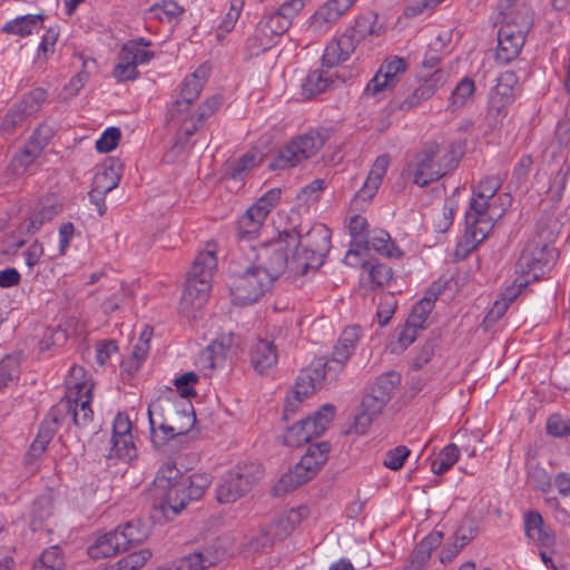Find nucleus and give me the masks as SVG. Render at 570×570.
<instances>
[{
  "mask_svg": "<svg viewBox=\"0 0 570 570\" xmlns=\"http://www.w3.org/2000/svg\"><path fill=\"white\" fill-rule=\"evenodd\" d=\"M282 242L239 247V256L230 278V295L235 304L256 302L286 269L287 255Z\"/></svg>",
  "mask_w": 570,
  "mask_h": 570,
  "instance_id": "nucleus-1",
  "label": "nucleus"
},
{
  "mask_svg": "<svg viewBox=\"0 0 570 570\" xmlns=\"http://www.w3.org/2000/svg\"><path fill=\"white\" fill-rule=\"evenodd\" d=\"M501 179L488 176L473 188V194L465 212V234L475 244L483 242L503 217L511 204L509 194H498Z\"/></svg>",
  "mask_w": 570,
  "mask_h": 570,
  "instance_id": "nucleus-2",
  "label": "nucleus"
},
{
  "mask_svg": "<svg viewBox=\"0 0 570 570\" xmlns=\"http://www.w3.org/2000/svg\"><path fill=\"white\" fill-rule=\"evenodd\" d=\"M212 483L207 473L183 476L173 462L164 463L154 480L155 495L164 512L178 514L190 501L200 499Z\"/></svg>",
  "mask_w": 570,
  "mask_h": 570,
  "instance_id": "nucleus-3",
  "label": "nucleus"
},
{
  "mask_svg": "<svg viewBox=\"0 0 570 570\" xmlns=\"http://www.w3.org/2000/svg\"><path fill=\"white\" fill-rule=\"evenodd\" d=\"M150 439L156 448L186 435L196 423L189 401L177 404L173 399H160L148 407Z\"/></svg>",
  "mask_w": 570,
  "mask_h": 570,
  "instance_id": "nucleus-4",
  "label": "nucleus"
},
{
  "mask_svg": "<svg viewBox=\"0 0 570 570\" xmlns=\"http://www.w3.org/2000/svg\"><path fill=\"white\" fill-rule=\"evenodd\" d=\"M217 268L215 245L198 253L187 274L186 285L179 302V312L187 318H197V313L208 302L212 279Z\"/></svg>",
  "mask_w": 570,
  "mask_h": 570,
  "instance_id": "nucleus-5",
  "label": "nucleus"
},
{
  "mask_svg": "<svg viewBox=\"0 0 570 570\" xmlns=\"http://www.w3.org/2000/svg\"><path fill=\"white\" fill-rule=\"evenodd\" d=\"M273 242H282L283 250L287 256L289 250H294L293 263L297 268L306 272L323 265L331 247V230L324 224H314L304 234L296 230L284 232Z\"/></svg>",
  "mask_w": 570,
  "mask_h": 570,
  "instance_id": "nucleus-6",
  "label": "nucleus"
},
{
  "mask_svg": "<svg viewBox=\"0 0 570 570\" xmlns=\"http://www.w3.org/2000/svg\"><path fill=\"white\" fill-rule=\"evenodd\" d=\"M458 156L452 146L441 147L431 141L425 144L409 164L407 171L414 184L424 187L440 179L458 164Z\"/></svg>",
  "mask_w": 570,
  "mask_h": 570,
  "instance_id": "nucleus-7",
  "label": "nucleus"
},
{
  "mask_svg": "<svg viewBox=\"0 0 570 570\" xmlns=\"http://www.w3.org/2000/svg\"><path fill=\"white\" fill-rule=\"evenodd\" d=\"M328 451L330 445L326 442L309 445L301 460L289 469L288 472L279 478L278 482L274 487L275 494L281 495L293 491L297 487L313 479L320 471L321 466L326 462Z\"/></svg>",
  "mask_w": 570,
  "mask_h": 570,
  "instance_id": "nucleus-8",
  "label": "nucleus"
},
{
  "mask_svg": "<svg viewBox=\"0 0 570 570\" xmlns=\"http://www.w3.org/2000/svg\"><path fill=\"white\" fill-rule=\"evenodd\" d=\"M530 28L531 18L528 13H510L505 17L498 31L495 60L500 65H507L520 55Z\"/></svg>",
  "mask_w": 570,
  "mask_h": 570,
  "instance_id": "nucleus-9",
  "label": "nucleus"
},
{
  "mask_svg": "<svg viewBox=\"0 0 570 570\" xmlns=\"http://www.w3.org/2000/svg\"><path fill=\"white\" fill-rule=\"evenodd\" d=\"M263 471L256 463L240 464L228 471L217 487L216 495L220 503L235 502L262 478Z\"/></svg>",
  "mask_w": 570,
  "mask_h": 570,
  "instance_id": "nucleus-10",
  "label": "nucleus"
},
{
  "mask_svg": "<svg viewBox=\"0 0 570 570\" xmlns=\"http://www.w3.org/2000/svg\"><path fill=\"white\" fill-rule=\"evenodd\" d=\"M335 415V407L325 404L313 415L288 428L284 434V443L287 446L297 448L308 443L314 438L321 436L330 426Z\"/></svg>",
  "mask_w": 570,
  "mask_h": 570,
  "instance_id": "nucleus-11",
  "label": "nucleus"
},
{
  "mask_svg": "<svg viewBox=\"0 0 570 570\" xmlns=\"http://www.w3.org/2000/svg\"><path fill=\"white\" fill-rule=\"evenodd\" d=\"M324 145V137L317 131H309L291 140L283 147L276 159L268 164L269 169L295 167L304 159L313 157Z\"/></svg>",
  "mask_w": 570,
  "mask_h": 570,
  "instance_id": "nucleus-12",
  "label": "nucleus"
},
{
  "mask_svg": "<svg viewBox=\"0 0 570 570\" xmlns=\"http://www.w3.org/2000/svg\"><path fill=\"white\" fill-rule=\"evenodd\" d=\"M553 259V249L549 246L531 240L527 243L515 264V272L525 276L524 283L538 279Z\"/></svg>",
  "mask_w": 570,
  "mask_h": 570,
  "instance_id": "nucleus-13",
  "label": "nucleus"
},
{
  "mask_svg": "<svg viewBox=\"0 0 570 570\" xmlns=\"http://www.w3.org/2000/svg\"><path fill=\"white\" fill-rule=\"evenodd\" d=\"M46 100L47 91L45 89H32L19 102L8 109L0 126L1 131L11 132L17 126L22 125L28 118L35 116Z\"/></svg>",
  "mask_w": 570,
  "mask_h": 570,
  "instance_id": "nucleus-14",
  "label": "nucleus"
},
{
  "mask_svg": "<svg viewBox=\"0 0 570 570\" xmlns=\"http://www.w3.org/2000/svg\"><path fill=\"white\" fill-rule=\"evenodd\" d=\"M155 53L147 49H139L134 42H126L119 51L118 62L112 76L117 81H130L138 77V66L148 63Z\"/></svg>",
  "mask_w": 570,
  "mask_h": 570,
  "instance_id": "nucleus-15",
  "label": "nucleus"
},
{
  "mask_svg": "<svg viewBox=\"0 0 570 570\" xmlns=\"http://www.w3.org/2000/svg\"><path fill=\"white\" fill-rule=\"evenodd\" d=\"M356 0H328L309 18L307 29L316 35L327 32Z\"/></svg>",
  "mask_w": 570,
  "mask_h": 570,
  "instance_id": "nucleus-16",
  "label": "nucleus"
},
{
  "mask_svg": "<svg viewBox=\"0 0 570 570\" xmlns=\"http://www.w3.org/2000/svg\"><path fill=\"white\" fill-rule=\"evenodd\" d=\"M50 135L51 130L46 126H40L32 134L23 149L11 160V167L14 174L22 175L27 171L47 146Z\"/></svg>",
  "mask_w": 570,
  "mask_h": 570,
  "instance_id": "nucleus-17",
  "label": "nucleus"
},
{
  "mask_svg": "<svg viewBox=\"0 0 570 570\" xmlns=\"http://www.w3.org/2000/svg\"><path fill=\"white\" fill-rule=\"evenodd\" d=\"M362 336V328L358 325L347 326L341 334L337 344L334 347L331 360L324 363L332 364L333 376L341 372L344 365L353 354L357 342Z\"/></svg>",
  "mask_w": 570,
  "mask_h": 570,
  "instance_id": "nucleus-18",
  "label": "nucleus"
},
{
  "mask_svg": "<svg viewBox=\"0 0 570 570\" xmlns=\"http://www.w3.org/2000/svg\"><path fill=\"white\" fill-rule=\"evenodd\" d=\"M120 178V165L118 161L112 160L109 164L102 165L94 177L92 189L89 193L90 200H94L96 196H105L115 189L119 185Z\"/></svg>",
  "mask_w": 570,
  "mask_h": 570,
  "instance_id": "nucleus-19",
  "label": "nucleus"
},
{
  "mask_svg": "<svg viewBox=\"0 0 570 570\" xmlns=\"http://www.w3.org/2000/svg\"><path fill=\"white\" fill-rule=\"evenodd\" d=\"M389 165L390 158L387 155H381L375 159L366 180L355 195V202H368L376 195Z\"/></svg>",
  "mask_w": 570,
  "mask_h": 570,
  "instance_id": "nucleus-20",
  "label": "nucleus"
},
{
  "mask_svg": "<svg viewBox=\"0 0 570 570\" xmlns=\"http://www.w3.org/2000/svg\"><path fill=\"white\" fill-rule=\"evenodd\" d=\"M353 41L346 32L331 41L324 50L323 65L331 68L346 61L356 48Z\"/></svg>",
  "mask_w": 570,
  "mask_h": 570,
  "instance_id": "nucleus-21",
  "label": "nucleus"
},
{
  "mask_svg": "<svg viewBox=\"0 0 570 570\" xmlns=\"http://www.w3.org/2000/svg\"><path fill=\"white\" fill-rule=\"evenodd\" d=\"M327 375L333 376L332 364L324 363L323 358L315 360L308 368L298 375L295 387L306 392L308 396L315 391L316 384L321 383Z\"/></svg>",
  "mask_w": 570,
  "mask_h": 570,
  "instance_id": "nucleus-22",
  "label": "nucleus"
},
{
  "mask_svg": "<svg viewBox=\"0 0 570 570\" xmlns=\"http://www.w3.org/2000/svg\"><path fill=\"white\" fill-rule=\"evenodd\" d=\"M386 402L372 392L366 393L361 402L360 410L355 415L354 428L357 433H365L373 420L382 412Z\"/></svg>",
  "mask_w": 570,
  "mask_h": 570,
  "instance_id": "nucleus-23",
  "label": "nucleus"
},
{
  "mask_svg": "<svg viewBox=\"0 0 570 570\" xmlns=\"http://www.w3.org/2000/svg\"><path fill=\"white\" fill-rule=\"evenodd\" d=\"M59 414V409H52L46 419L41 422L37 438L30 446L29 455L38 458L45 452L48 444L58 431L60 420Z\"/></svg>",
  "mask_w": 570,
  "mask_h": 570,
  "instance_id": "nucleus-24",
  "label": "nucleus"
},
{
  "mask_svg": "<svg viewBox=\"0 0 570 570\" xmlns=\"http://www.w3.org/2000/svg\"><path fill=\"white\" fill-rule=\"evenodd\" d=\"M392 276L391 267L376 259H368L362 263L361 282L370 289L387 285Z\"/></svg>",
  "mask_w": 570,
  "mask_h": 570,
  "instance_id": "nucleus-25",
  "label": "nucleus"
},
{
  "mask_svg": "<svg viewBox=\"0 0 570 570\" xmlns=\"http://www.w3.org/2000/svg\"><path fill=\"white\" fill-rule=\"evenodd\" d=\"M277 350L273 341L258 340L250 348V362L259 373H265L277 363Z\"/></svg>",
  "mask_w": 570,
  "mask_h": 570,
  "instance_id": "nucleus-26",
  "label": "nucleus"
},
{
  "mask_svg": "<svg viewBox=\"0 0 570 570\" xmlns=\"http://www.w3.org/2000/svg\"><path fill=\"white\" fill-rule=\"evenodd\" d=\"M346 33H350L351 38L354 40V45L365 39L367 36L379 37L385 32V27L382 22L379 21V16L374 12H370L358 17L355 21V24L345 30Z\"/></svg>",
  "mask_w": 570,
  "mask_h": 570,
  "instance_id": "nucleus-27",
  "label": "nucleus"
},
{
  "mask_svg": "<svg viewBox=\"0 0 570 570\" xmlns=\"http://www.w3.org/2000/svg\"><path fill=\"white\" fill-rule=\"evenodd\" d=\"M361 248L373 249L380 255L389 258H400L403 255L402 250L393 242L390 234L383 229L372 230Z\"/></svg>",
  "mask_w": 570,
  "mask_h": 570,
  "instance_id": "nucleus-28",
  "label": "nucleus"
},
{
  "mask_svg": "<svg viewBox=\"0 0 570 570\" xmlns=\"http://www.w3.org/2000/svg\"><path fill=\"white\" fill-rule=\"evenodd\" d=\"M91 397V394H87L67 399V402L61 403L58 409L63 407L67 412H71L75 425L83 429L92 421Z\"/></svg>",
  "mask_w": 570,
  "mask_h": 570,
  "instance_id": "nucleus-29",
  "label": "nucleus"
},
{
  "mask_svg": "<svg viewBox=\"0 0 570 570\" xmlns=\"http://www.w3.org/2000/svg\"><path fill=\"white\" fill-rule=\"evenodd\" d=\"M475 90L474 80L470 77H463L451 91L448 99V110L455 112L470 106L474 100Z\"/></svg>",
  "mask_w": 570,
  "mask_h": 570,
  "instance_id": "nucleus-30",
  "label": "nucleus"
},
{
  "mask_svg": "<svg viewBox=\"0 0 570 570\" xmlns=\"http://www.w3.org/2000/svg\"><path fill=\"white\" fill-rule=\"evenodd\" d=\"M209 67L206 65H202L197 68L193 73L188 75L179 87L178 96L185 101H190L194 104L200 95V91L208 78Z\"/></svg>",
  "mask_w": 570,
  "mask_h": 570,
  "instance_id": "nucleus-31",
  "label": "nucleus"
},
{
  "mask_svg": "<svg viewBox=\"0 0 570 570\" xmlns=\"http://www.w3.org/2000/svg\"><path fill=\"white\" fill-rule=\"evenodd\" d=\"M513 80L512 75H504L500 78L498 85L490 94L489 105L490 110L495 111L497 115H504L505 108L512 104L514 95L510 81Z\"/></svg>",
  "mask_w": 570,
  "mask_h": 570,
  "instance_id": "nucleus-32",
  "label": "nucleus"
},
{
  "mask_svg": "<svg viewBox=\"0 0 570 570\" xmlns=\"http://www.w3.org/2000/svg\"><path fill=\"white\" fill-rule=\"evenodd\" d=\"M126 551L116 530L105 533L96 539L88 548V554L92 559L110 558Z\"/></svg>",
  "mask_w": 570,
  "mask_h": 570,
  "instance_id": "nucleus-33",
  "label": "nucleus"
},
{
  "mask_svg": "<svg viewBox=\"0 0 570 570\" xmlns=\"http://www.w3.org/2000/svg\"><path fill=\"white\" fill-rule=\"evenodd\" d=\"M42 21L43 18L40 14H24L8 21L1 31L24 38L39 31L42 27Z\"/></svg>",
  "mask_w": 570,
  "mask_h": 570,
  "instance_id": "nucleus-34",
  "label": "nucleus"
},
{
  "mask_svg": "<svg viewBox=\"0 0 570 570\" xmlns=\"http://www.w3.org/2000/svg\"><path fill=\"white\" fill-rule=\"evenodd\" d=\"M193 102L185 101L177 97L171 104L168 116L170 121L181 124V131L187 136H191L197 131V124H195V116L189 115V109Z\"/></svg>",
  "mask_w": 570,
  "mask_h": 570,
  "instance_id": "nucleus-35",
  "label": "nucleus"
},
{
  "mask_svg": "<svg viewBox=\"0 0 570 570\" xmlns=\"http://www.w3.org/2000/svg\"><path fill=\"white\" fill-rule=\"evenodd\" d=\"M237 344L238 338L233 334L223 335L214 341L204 353V356L210 360L209 366L212 368L222 366V362L234 353V347L237 346Z\"/></svg>",
  "mask_w": 570,
  "mask_h": 570,
  "instance_id": "nucleus-36",
  "label": "nucleus"
},
{
  "mask_svg": "<svg viewBox=\"0 0 570 570\" xmlns=\"http://www.w3.org/2000/svg\"><path fill=\"white\" fill-rule=\"evenodd\" d=\"M115 530L117 531L119 540L121 541L125 550L129 549L132 546L141 543L144 540L147 539L149 534L148 527L140 520L128 521L125 524L119 525Z\"/></svg>",
  "mask_w": 570,
  "mask_h": 570,
  "instance_id": "nucleus-37",
  "label": "nucleus"
},
{
  "mask_svg": "<svg viewBox=\"0 0 570 570\" xmlns=\"http://www.w3.org/2000/svg\"><path fill=\"white\" fill-rule=\"evenodd\" d=\"M218 556L209 549L197 551L179 558L174 567L175 570H204L214 566Z\"/></svg>",
  "mask_w": 570,
  "mask_h": 570,
  "instance_id": "nucleus-38",
  "label": "nucleus"
},
{
  "mask_svg": "<svg viewBox=\"0 0 570 570\" xmlns=\"http://www.w3.org/2000/svg\"><path fill=\"white\" fill-rule=\"evenodd\" d=\"M264 220L263 217H258L257 214H254L250 208L246 210L237 223L238 236L242 242L240 247L252 245L249 240L258 234Z\"/></svg>",
  "mask_w": 570,
  "mask_h": 570,
  "instance_id": "nucleus-39",
  "label": "nucleus"
},
{
  "mask_svg": "<svg viewBox=\"0 0 570 570\" xmlns=\"http://www.w3.org/2000/svg\"><path fill=\"white\" fill-rule=\"evenodd\" d=\"M67 399L91 394L92 384L86 380V372L82 366L72 365L66 380Z\"/></svg>",
  "mask_w": 570,
  "mask_h": 570,
  "instance_id": "nucleus-40",
  "label": "nucleus"
},
{
  "mask_svg": "<svg viewBox=\"0 0 570 570\" xmlns=\"http://www.w3.org/2000/svg\"><path fill=\"white\" fill-rule=\"evenodd\" d=\"M436 298V292L433 289L428 291L425 296L413 306L412 312L406 320L409 324L423 328L430 313L434 307Z\"/></svg>",
  "mask_w": 570,
  "mask_h": 570,
  "instance_id": "nucleus-41",
  "label": "nucleus"
},
{
  "mask_svg": "<svg viewBox=\"0 0 570 570\" xmlns=\"http://www.w3.org/2000/svg\"><path fill=\"white\" fill-rule=\"evenodd\" d=\"M331 83L332 79L326 71L314 70L305 78L302 85V95L306 99H311L316 95L326 91Z\"/></svg>",
  "mask_w": 570,
  "mask_h": 570,
  "instance_id": "nucleus-42",
  "label": "nucleus"
},
{
  "mask_svg": "<svg viewBox=\"0 0 570 570\" xmlns=\"http://www.w3.org/2000/svg\"><path fill=\"white\" fill-rule=\"evenodd\" d=\"M524 531L532 541L541 544L550 542V535L543 530L542 517L537 511H529L524 514Z\"/></svg>",
  "mask_w": 570,
  "mask_h": 570,
  "instance_id": "nucleus-43",
  "label": "nucleus"
},
{
  "mask_svg": "<svg viewBox=\"0 0 570 570\" xmlns=\"http://www.w3.org/2000/svg\"><path fill=\"white\" fill-rule=\"evenodd\" d=\"M66 561L58 546L46 549L35 562L32 570H65Z\"/></svg>",
  "mask_w": 570,
  "mask_h": 570,
  "instance_id": "nucleus-44",
  "label": "nucleus"
},
{
  "mask_svg": "<svg viewBox=\"0 0 570 570\" xmlns=\"http://www.w3.org/2000/svg\"><path fill=\"white\" fill-rule=\"evenodd\" d=\"M459 459V449L455 444L446 445L432 461L431 470L434 474H443L450 470Z\"/></svg>",
  "mask_w": 570,
  "mask_h": 570,
  "instance_id": "nucleus-45",
  "label": "nucleus"
},
{
  "mask_svg": "<svg viewBox=\"0 0 570 570\" xmlns=\"http://www.w3.org/2000/svg\"><path fill=\"white\" fill-rule=\"evenodd\" d=\"M20 358L18 355H6L0 361V389L9 386L18 380Z\"/></svg>",
  "mask_w": 570,
  "mask_h": 570,
  "instance_id": "nucleus-46",
  "label": "nucleus"
},
{
  "mask_svg": "<svg viewBox=\"0 0 570 570\" xmlns=\"http://www.w3.org/2000/svg\"><path fill=\"white\" fill-rule=\"evenodd\" d=\"M263 160V155L257 150H250L235 160L230 166L232 178L238 179L245 173L256 167Z\"/></svg>",
  "mask_w": 570,
  "mask_h": 570,
  "instance_id": "nucleus-47",
  "label": "nucleus"
},
{
  "mask_svg": "<svg viewBox=\"0 0 570 570\" xmlns=\"http://www.w3.org/2000/svg\"><path fill=\"white\" fill-rule=\"evenodd\" d=\"M151 552L148 549H141L120 559L114 567L105 570H139L150 559Z\"/></svg>",
  "mask_w": 570,
  "mask_h": 570,
  "instance_id": "nucleus-48",
  "label": "nucleus"
},
{
  "mask_svg": "<svg viewBox=\"0 0 570 570\" xmlns=\"http://www.w3.org/2000/svg\"><path fill=\"white\" fill-rule=\"evenodd\" d=\"M348 230L352 237V244L358 248L362 247L371 234L366 218L361 215H354L350 218Z\"/></svg>",
  "mask_w": 570,
  "mask_h": 570,
  "instance_id": "nucleus-49",
  "label": "nucleus"
},
{
  "mask_svg": "<svg viewBox=\"0 0 570 570\" xmlns=\"http://www.w3.org/2000/svg\"><path fill=\"white\" fill-rule=\"evenodd\" d=\"M281 198V189L272 188L266 191L253 206L249 208L254 214H257L258 217H263L266 219L267 215L271 210L277 205Z\"/></svg>",
  "mask_w": 570,
  "mask_h": 570,
  "instance_id": "nucleus-50",
  "label": "nucleus"
},
{
  "mask_svg": "<svg viewBox=\"0 0 570 570\" xmlns=\"http://www.w3.org/2000/svg\"><path fill=\"white\" fill-rule=\"evenodd\" d=\"M183 9L174 1H163L149 8L148 13L151 18L160 21H171L177 19Z\"/></svg>",
  "mask_w": 570,
  "mask_h": 570,
  "instance_id": "nucleus-51",
  "label": "nucleus"
},
{
  "mask_svg": "<svg viewBox=\"0 0 570 570\" xmlns=\"http://www.w3.org/2000/svg\"><path fill=\"white\" fill-rule=\"evenodd\" d=\"M111 442L112 455L128 461L136 456L137 451L134 444L132 434L111 438Z\"/></svg>",
  "mask_w": 570,
  "mask_h": 570,
  "instance_id": "nucleus-52",
  "label": "nucleus"
},
{
  "mask_svg": "<svg viewBox=\"0 0 570 570\" xmlns=\"http://www.w3.org/2000/svg\"><path fill=\"white\" fill-rule=\"evenodd\" d=\"M397 383L399 377L394 373L385 374L376 380L370 392L387 403Z\"/></svg>",
  "mask_w": 570,
  "mask_h": 570,
  "instance_id": "nucleus-53",
  "label": "nucleus"
},
{
  "mask_svg": "<svg viewBox=\"0 0 570 570\" xmlns=\"http://www.w3.org/2000/svg\"><path fill=\"white\" fill-rule=\"evenodd\" d=\"M547 433L554 438H567L570 435V419L560 413H553L547 419Z\"/></svg>",
  "mask_w": 570,
  "mask_h": 570,
  "instance_id": "nucleus-54",
  "label": "nucleus"
},
{
  "mask_svg": "<svg viewBox=\"0 0 570 570\" xmlns=\"http://www.w3.org/2000/svg\"><path fill=\"white\" fill-rule=\"evenodd\" d=\"M443 540V533L433 531L429 533L414 549L413 553L421 557V560H429L432 552L440 547Z\"/></svg>",
  "mask_w": 570,
  "mask_h": 570,
  "instance_id": "nucleus-55",
  "label": "nucleus"
},
{
  "mask_svg": "<svg viewBox=\"0 0 570 570\" xmlns=\"http://www.w3.org/2000/svg\"><path fill=\"white\" fill-rule=\"evenodd\" d=\"M396 305L397 301L394 294L386 293L381 296L376 311L377 322L381 326H385L390 322L395 312Z\"/></svg>",
  "mask_w": 570,
  "mask_h": 570,
  "instance_id": "nucleus-56",
  "label": "nucleus"
},
{
  "mask_svg": "<svg viewBox=\"0 0 570 570\" xmlns=\"http://www.w3.org/2000/svg\"><path fill=\"white\" fill-rule=\"evenodd\" d=\"M405 69L406 63L404 59L392 57L380 67L379 71L383 72L382 76L395 86L399 80V76L403 73Z\"/></svg>",
  "mask_w": 570,
  "mask_h": 570,
  "instance_id": "nucleus-57",
  "label": "nucleus"
},
{
  "mask_svg": "<svg viewBox=\"0 0 570 570\" xmlns=\"http://www.w3.org/2000/svg\"><path fill=\"white\" fill-rule=\"evenodd\" d=\"M121 137V132L117 127L107 128L96 141V148L100 153H109L115 149Z\"/></svg>",
  "mask_w": 570,
  "mask_h": 570,
  "instance_id": "nucleus-58",
  "label": "nucleus"
},
{
  "mask_svg": "<svg viewBox=\"0 0 570 570\" xmlns=\"http://www.w3.org/2000/svg\"><path fill=\"white\" fill-rule=\"evenodd\" d=\"M198 382V376L194 372H187L175 380V386L180 397L188 401L196 394L194 386Z\"/></svg>",
  "mask_w": 570,
  "mask_h": 570,
  "instance_id": "nucleus-59",
  "label": "nucleus"
},
{
  "mask_svg": "<svg viewBox=\"0 0 570 570\" xmlns=\"http://www.w3.org/2000/svg\"><path fill=\"white\" fill-rule=\"evenodd\" d=\"M433 96V90L431 87L425 86L423 82L412 92L410 94L401 104V109L410 110L412 108L417 107L423 101L428 100Z\"/></svg>",
  "mask_w": 570,
  "mask_h": 570,
  "instance_id": "nucleus-60",
  "label": "nucleus"
},
{
  "mask_svg": "<svg viewBox=\"0 0 570 570\" xmlns=\"http://www.w3.org/2000/svg\"><path fill=\"white\" fill-rule=\"evenodd\" d=\"M567 176L568 170L559 169L550 178L549 187L546 193L551 200L558 202L561 199L567 183Z\"/></svg>",
  "mask_w": 570,
  "mask_h": 570,
  "instance_id": "nucleus-61",
  "label": "nucleus"
},
{
  "mask_svg": "<svg viewBox=\"0 0 570 570\" xmlns=\"http://www.w3.org/2000/svg\"><path fill=\"white\" fill-rule=\"evenodd\" d=\"M58 214L56 206H43L29 218L27 230L36 233L45 222L51 220Z\"/></svg>",
  "mask_w": 570,
  "mask_h": 570,
  "instance_id": "nucleus-62",
  "label": "nucleus"
},
{
  "mask_svg": "<svg viewBox=\"0 0 570 570\" xmlns=\"http://www.w3.org/2000/svg\"><path fill=\"white\" fill-rule=\"evenodd\" d=\"M410 455V450L404 445H399L393 450H390L384 458V466L391 470H399L403 466L404 461Z\"/></svg>",
  "mask_w": 570,
  "mask_h": 570,
  "instance_id": "nucleus-63",
  "label": "nucleus"
},
{
  "mask_svg": "<svg viewBox=\"0 0 570 570\" xmlns=\"http://www.w3.org/2000/svg\"><path fill=\"white\" fill-rule=\"evenodd\" d=\"M222 105V98L218 96H214L206 101H204L197 109L195 116V124H197V128L202 125L207 118H209Z\"/></svg>",
  "mask_w": 570,
  "mask_h": 570,
  "instance_id": "nucleus-64",
  "label": "nucleus"
}]
</instances>
